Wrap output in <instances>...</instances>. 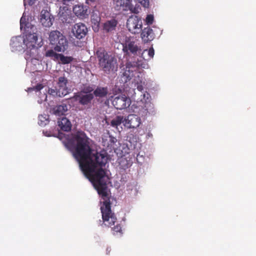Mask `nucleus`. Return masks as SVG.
Returning <instances> with one entry per match:
<instances>
[{
  "mask_svg": "<svg viewBox=\"0 0 256 256\" xmlns=\"http://www.w3.org/2000/svg\"><path fill=\"white\" fill-rule=\"evenodd\" d=\"M75 139L76 144L73 155L78 162L85 176L92 183L104 200L100 208L102 222L100 220V224L111 228L114 234L116 232L122 234L121 224H118L114 214L111 210L110 190L108 186L109 178L102 168L107 162V156L97 152H94L84 134L76 135Z\"/></svg>",
  "mask_w": 256,
  "mask_h": 256,
  "instance_id": "nucleus-1",
  "label": "nucleus"
},
{
  "mask_svg": "<svg viewBox=\"0 0 256 256\" xmlns=\"http://www.w3.org/2000/svg\"><path fill=\"white\" fill-rule=\"evenodd\" d=\"M99 67L105 74H110L118 70L117 60L112 54H108L104 48H99L96 52Z\"/></svg>",
  "mask_w": 256,
  "mask_h": 256,
  "instance_id": "nucleus-2",
  "label": "nucleus"
},
{
  "mask_svg": "<svg viewBox=\"0 0 256 256\" xmlns=\"http://www.w3.org/2000/svg\"><path fill=\"white\" fill-rule=\"evenodd\" d=\"M20 29L24 30L25 36L24 38V43L27 48L30 50L36 48V49L41 46L42 40L40 38V42H38V37L36 27L29 22H24L22 18L20 20Z\"/></svg>",
  "mask_w": 256,
  "mask_h": 256,
  "instance_id": "nucleus-3",
  "label": "nucleus"
},
{
  "mask_svg": "<svg viewBox=\"0 0 256 256\" xmlns=\"http://www.w3.org/2000/svg\"><path fill=\"white\" fill-rule=\"evenodd\" d=\"M50 44L54 50L64 53L69 47L68 42L66 36L58 30H52L48 34Z\"/></svg>",
  "mask_w": 256,
  "mask_h": 256,
  "instance_id": "nucleus-4",
  "label": "nucleus"
},
{
  "mask_svg": "<svg viewBox=\"0 0 256 256\" xmlns=\"http://www.w3.org/2000/svg\"><path fill=\"white\" fill-rule=\"evenodd\" d=\"M126 27L132 33L138 34L142 30V20L136 16L130 17L127 20Z\"/></svg>",
  "mask_w": 256,
  "mask_h": 256,
  "instance_id": "nucleus-5",
  "label": "nucleus"
},
{
  "mask_svg": "<svg viewBox=\"0 0 256 256\" xmlns=\"http://www.w3.org/2000/svg\"><path fill=\"white\" fill-rule=\"evenodd\" d=\"M130 98L124 94L116 97L112 101V104L114 108L120 110L128 108L130 106Z\"/></svg>",
  "mask_w": 256,
  "mask_h": 256,
  "instance_id": "nucleus-6",
  "label": "nucleus"
},
{
  "mask_svg": "<svg viewBox=\"0 0 256 256\" xmlns=\"http://www.w3.org/2000/svg\"><path fill=\"white\" fill-rule=\"evenodd\" d=\"M68 80L65 76H60L56 81V87L58 90L59 94L65 96L70 93V89L68 88Z\"/></svg>",
  "mask_w": 256,
  "mask_h": 256,
  "instance_id": "nucleus-7",
  "label": "nucleus"
},
{
  "mask_svg": "<svg viewBox=\"0 0 256 256\" xmlns=\"http://www.w3.org/2000/svg\"><path fill=\"white\" fill-rule=\"evenodd\" d=\"M141 120L140 117L135 114H130L124 118L125 126L128 128H136L140 125Z\"/></svg>",
  "mask_w": 256,
  "mask_h": 256,
  "instance_id": "nucleus-8",
  "label": "nucleus"
},
{
  "mask_svg": "<svg viewBox=\"0 0 256 256\" xmlns=\"http://www.w3.org/2000/svg\"><path fill=\"white\" fill-rule=\"evenodd\" d=\"M72 32L76 38L80 40L86 36L88 28L85 24L82 23H78L74 24Z\"/></svg>",
  "mask_w": 256,
  "mask_h": 256,
  "instance_id": "nucleus-9",
  "label": "nucleus"
},
{
  "mask_svg": "<svg viewBox=\"0 0 256 256\" xmlns=\"http://www.w3.org/2000/svg\"><path fill=\"white\" fill-rule=\"evenodd\" d=\"M54 20L50 14L46 10H42L41 12L40 22L45 27H50L52 24Z\"/></svg>",
  "mask_w": 256,
  "mask_h": 256,
  "instance_id": "nucleus-10",
  "label": "nucleus"
},
{
  "mask_svg": "<svg viewBox=\"0 0 256 256\" xmlns=\"http://www.w3.org/2000/svg\"><path fill=\"white\" fill-rule=\"evenodd\" d=\"M141 38L144 43L152 40L155 38L153 30L150 27H146L142 30Z\"/></svg>",
  "mask_w": 256,
  "mask_h": 256,
  "instance_id": "nucleus-11",
  "label": "nucleus"
},
{
  "mask_svg": "<svg viewBox=\"0 0 256 256\" xmlns=\"http://www.w3.org/2000/svg\"><path fill=\"white\" fill-rule=\"evenodd\" d=\"M123 50L124 52L136 55L138 51H140V48L136 44L134 41H127L123 46Z\"/></svg>",
  "mask_w": 256,
  "mask_h": 256,
  "instance_id": "nucleus-12",
  "label": "nucleus"
},
{
  "mask_svg": "<svg viewBox=\"0 0 256 256\" xmlns=\"http://www.w3.org/2000/svg\"><path fill=\"white\" fill-rule=\"evenodd\" d=\"M73 12L75 14L80 18H86L88 16V8L83 5H76L73 8Z\"/></svg>",
  "mask_w": 256,
  "mask_h": 256,
  "instance_id": "nucleus-13",
  "label": "nucleus"
},
{
  "mask_svg": "<svg viewBox=\"0 0 256 256\" xmlns=\"http://www.w3.org/2000/svg\"><path fill=\"white\" fill-rule=\"evenodd\" d=\"M58 126L60 130L64 132H68L71 130L72 124L70 122L66 117L62 116L58 118Z\"/></svg>",
  "mask_w": 256,
  "mask_h": 256,
  "instance_id": "nucleus-14",
  "label": "nucleus"
},
{
  "mask_svg": "<svg viewBox=\"0 0 256 256\" xmlns=\"http://www.w3.org/2000/svg\"><path fill=\"white\" fill-rule=\"evenodd\" d=\"M117 24L118 21L115 19L108 20L104 24V30L107 32H112L116 30Z\"/></svg>",
  "mask_w": 256,
  "mask_h": 256,
  "instance_id": "nucleus-15",
  "label": "nucleus"
},
{
  "mask_svg": "<svg viewBox=\"0 0 256 256\" xmlns=\"http://www.w3.org/2000/svg\"><path fill=\"white\" fill-rule=\"evenodd\" d=\"M108 94V88L107 87H98L94 92L95 96L99 98H104L107 96Z\"/></svg>",
  "mask_w": 256,
  "mask_h": 256,
  "instance_id": "nucleus-16",
  "label": "nucleus"
},
{
  "mask_svg": "<svg viewBox=\"0 0 256 256\" xmlns=\"http://www.w3.org/2000/svg\"><path fill=\"white\" fill-rule=\"evenodd\" d=\"M74 59V58L71 56H65L64 54H60L57 62L60 64H70Z\"/></svg>",
  "mask_w": 256,
  "mask_h": 256,
  "instance_id": "nucleus-17",
  "label": "nucleus"
},
{
  "mask_svg": "<svg viewBox=\"0 0 256 256\" xmlns=\"http://www.w3.org/2000/svg\"><path fill=\"white\" fill-rule=\"evenodd\" d=\"M93 98L94 94H86L80 97L79 102L83 105L88 104L90 103Z\"/></svg>",
  "mask_w": 256,
  "mask_h": 256,
  "instance_id": "nucleus-18",
  "label": "nucleus"
},
{
  "mask_svg": "<svg viewBox=\"0 0 256 256\" xmlns=\"http://www.w3.org/2000/svg\"><path fill=\"white\" fill-rule=\"evenodd\" d=\"M50 116L48 113H43L38 116V124L42 126H44L50 122Z\"/></svg>",
  "mask_w": 256,
  "mask_h": 256,
  "instance_id": "nucleus-19",
  "label": "nucleus"
},
{
  "mask_svg": "<svg viewBox=\"0 0 256 256\" xmlns=\"http://www.w3.org/2000/svg\"><path fill=\"white\" fill-rule=\"evenodd\" d=\"M57 52L55 51L54 49H50L48 50L45 54L46 57L50 58L54 60L57 62L60 54L56 53Z\"/></svg>",
  "mask_w": 256,
  "mask_h": 256,
  "instance_id": "nucleus-20",
  "label": "nucleus"
},
{
  "mask_svg": "<svg viewBox=\"0 0 256 256\" xmlns=\"http://www.w3.org/2000/svg\"><path fill=\"white\" fill-rule=\"evenodd\" d=\"M52 110V112H66L68 110L67 105L64 104L57 105L54 106L52 108H50V110Z\"/></svg>",
  "mask_w": 256,
  "mask_h": 256,
  "instance_id": "nucleus-21",
  "label": "nucleus"
},
{
  "mask_svg": "<svg viewBox=\"0 0 256 256\" xmlns=\"http://www.w3.org/2000/svg\"><path fill=\"white\" fill-rule=\"evenodd\" d=\"M139 66L140 64L137 62H134L133 63L131 62H127L126 71L128 72L132 71V72L134 70H136Z\"/></svg>",
  "mask_w": 256,
  "mask_h": 256,
  "instance_id": "nucleus-22",
  "label": "nucleus"
},
{
  "mask_svg": "<svg viewBox=\"0 0 256 256\" xmlns=\"http://www.w3.org/2000/svg\"><path fill=\"white\" fill-rule=\"evenodd\" d=\"M122 122L124 124V120H123V118L120 116H117L116 118L112 120L111 122V125L113 126H118L120 125Z\"/></svg>",
  "mask_w": 256,
  "mask_h": 256,
  "instance_id": "nucleus-23",
  "label": "nucleus"
},
{
  "mask_svg": "<svg viewBox=\"0 0 256 256\" xmlns=\"http://www.w3.org/2000/svg\"><path fill=\"white\" fill-rule=\"evenodd\" d=\"M48 93L54 96H59L63 97L64 96H61V94H59L58 90L57 87L55 88H49L48 90Z\"/></svg>",
  "mask_w": 256,
  "mask_h": 256,
  "instance_id": "nucleus-24",
  "label": "nucleus"
},
{
  "mask_svg": "<svg viewBox=\"0 0 256 256\" xmlns=\"http://www.w3.org/2000/svg\"><path fill=\"white\" fill-rule=\"evenodd\" d=\"M154 16L152 14H148L146 16V22L148 24H152L154 21Z\"/></svg>",
  "mask_w": 256,
  "mask_h": 256,
  "instance_id": "nucleus-25",
  "label": "nucleus"
},
{
  "mask_svg": "<svg viewBox=\"0 0 256 256\" xmlns=\"http://www.w3.org/2000/svg\"><path fill=\"white\" fill-rule=\"evenodd\" d=\"M64 146L68 150H71L73 146L74 142L72 140H68L66 142H64Z\"/></svg>",
  "mask_w": 256,
  "mask_h": 256,
  "instance_id": "nucleus-26",
  "label": "nucleus"
},
{
  "mask_svg": "<svg viewBox=\"0 0 256 256\" xmlns=\"http://www.w3.org/2000/svg\"><path fill=\"white\" fill-rule=\"evenodd\" d=\"M144 51H147V50H144ZM148 54L150 58H152L154 57V50L153 48H150L148 50Z\"/></svg>",
  "mask_w": 256,
  "mask_h": 256,
  "instance_id": "nucleus-27",
  "label": "nucleus"
},
{
  "mask_svg": "<svg viewBox=\"0 0 256 256\" xmlns=\"http://www.w3.org/2000/svg\"><path fill=\"white\" fill-rule=\"evenodd\" d=\"M139 2L144 8H148L149 6V0H138Z\"/></svg>",
  "mask_w": 256,
  "mask_h": 256,
  "instance_id": "nucleus-28",
  "label": "nucleus"
},
{
  "mask_svg": "<svg viewBox=\"0 0 256 256\" xmlns=\"http://www.w3.org/2000/svg\"><path fill=\"white\" fill-rule=\"evenodd\" d=\"M74 46H78V47H82V42L80 40H74L73 42H72Z\"/></svg>",
  "mask_w": 256,
  "mask_h": 256,
  "instance_id": "nucleus-29",
  "label": "nucleus"
},
{
  "mask_svg": "<svg viewBox=\"0 0 256 256\" xmlns=\"http://www.w3.org/2000/svg\"><path fill=\"white\" fill-rule=\"evenodd\" d=\"M63 12H62V14H60V18H61V20L63 22H70V21L68 20V19L66 18H64V15H63Z\"/></svg>",
  "mask_w": 256,
  "mask_h": 256,
  "instance_id": "nucleus-30",
  "label": "nucleus"
},
{
  "mask_svg": "<svg viewBox=\"0 0 256 256\" xmlns=\"http://www.w3.org/2000/svg\"><path fill=\"white\" fill-rule=\"evenodd\" d=\"M43 88V86L41 84H38L35 87V90L37 91L40 90Z\"/></svg>",
  "mask_w": 256,
  "mask_h": 256,
  "instance_id": "nucleus-31",
  "label": "nucleus"
},
{
  "mask_svg": "<svg viewBox=\"0 0 256 256\" xmlns=\"http://www.w3.org/2000/svg\"><path fill=\"white\" fill-rule=\"evenodd\" d=\"M84 90H86V92H90L93 90V89L90 86L86 88Z\"/></svg>",
  "mask_w": 256,
  "mask_h": 256,
  "instance_id": "nucleus-32",
  "label": "nucleus"
},
{
  "mask_svg": "<svg viewBox=\"0 0 256 256\" xmlns=\"http://www.w3.org/2000/svg\"><path fill=\"white\" fill-rule=\"evenodd\" d=\"M36 0H28V2L30 6H32L35 2Z\"/></svg>",
  "mask_w": 256,
  "mask_h": 256,
  "instance_id": "nucleus-33",
  "label": "nucleus"
},
{
  "mask_svg": "<svg viewBox=\"0 0 256 256\" xmlns=\"http://www.w3.org/2000/svg\"><path fill=\"white\" fill-rule=\"evenodd\" d=\"M137 89L139 91L142 92L144 89L143 86L141 84L138 85L137 86Z\"/></svg>",
  "mask_w": 256,
  "mask_h": 256,
  "instance_id": "nucleus-34",
  "label": "nucleus"
},
{
  "mask_svg": "<svg viewBox=\"0 0 256 256\" xmlns=\"http://www.w3.org/2000/svg\"><path fill=\"white\" fill-rule=\"evenodd\" d=\"M124 162H125L126 163V166H122V168L124 170H126V168H127L129 167V164H128L127 160H124Z\"/></svg>",
  "mask_w": 256,
  "mask_h": 256,
  "instance_id": "nucleus-35",
  "label": "nucleus"
},
{
  "mask_svg": "<svg viewBox=\"0 0 256 256\" xmlns=\"http://www.w3.org/2000/svg\"><path fill=\"white\" fill-rule=\"evenodd\" d=\"M64 135L62 133L59 132L58 138L60 139H62Z\"/></svg>",
  "mask_w": 256,
  "mask_h": 256,
  "instance_id": "nucleus-36",
  "label": "nucleus"
},
{
  "mask_svg": "<svg viewBox=\"0 0 256 256\" xmlns=\"http://www.w3.org/2000/svg\"><path fill=\"white\" fill-rule=\"evenodd\" d=\"M96 0H86V3L89 4L90 3V2H94L96 1Z\"/></svg>",
  "mask_w": 256,
  "mask_h": 256,
  "instance_id": "nucleus-37",
  "label": "nucleus"
},
{
  "mask_svg": "<svg viewBox=\"0 0 256 256\" xmlns=\"http://www.w3.org/2000/svg\"><path fill=\"white\" fill-rule=\"evenodd\" d=\"M110 248H106V254H110Z\"/></svg>",
  "mask_w": 256,
  "mask_h": 256,
  "instance_id": "nucleus-38",
  "label": "nucleus"
},
{
  "mask_svg": "<svg viewBox=\"0 0 256 256\" xmlns=\"http://www.w3.org/2000/svg\"><path fill=\"white\" fill-rule=\"evenodd\" d=\"M147 136H148L149 137L152 136V134L150 132L148 134Z\"/></svg>",
  "mask_w": 256,
  "mask_h": 256,
  "instance_id": "nucleus-39",
  "label": "nucleus"
},
{
  "mask_svg": "<svg viewBox=\"0 0 256 256\" xmlns=\"http://www.w3.org/2000/svg\"><path fill=\"white\" fill-rule=\"evenodd\" d=\"M54 114H59L60 113H56V112H54Z\"/></svg>",
  "mask_w": 256,
  "mask_h": 256,
  "instance_id": "nucleus-40",
  "label": "nucleus"
}]
</instances>
